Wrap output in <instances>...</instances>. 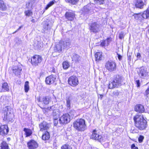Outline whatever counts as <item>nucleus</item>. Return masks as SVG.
Masks as SVG:
<instances>
[{
	"label": "nucleus",
	"mask_w": 149,
	"mask_h": 149,
	"mask_svg": "<svg viewBox=\"0 0 149 149\" xmlns=\"http://www.w3.org/2000/svg\"><path fill=\"white\" fill-rule=\"evenodd\" d=\"M135 126L140 130L145 129L147 127V122L141 114H137L134 117Z\"/></svg>",
	"instance_id": "nucleus-1"
},
{
	"label": "nucleus",
	"mask_w": 149,
	"mask_h": 149,
	"mask_svg": "<svg viewBox=\"0 0 149 149\" xmlns=\"http://www.w3.org/2000/svg\"><path fill=\"white\" fill-rule=\"evenodd\" d=\"M125 78L120 75L116 74L113 77V80L109 82L108 87L109 89L118 88L125 84Z\"/></svg>",
	"instance_id": "nucleus-2"
},
{
	"label": "nucleus",
	"mask_w": 149,
	"mask_h": 149,
	"mask_svg": "<svg viewBox=\"0 0 149 149\" xmlns=\"http://www.w3.org/2000/svg\"><path fill=\"white\" fill-rule=\"evenodd\" d=\"M73 125L75 129L79 131H84L86 129L85 120L82 118L77 119L74 121Z\"/></svg>",
	"instance_id": "nucleus-3"
},
{
	"label": "nucleus",
	"mask_w": 149,
	"mask_h": 149,
	"mask_svg": "<svg viewBox=\"0 0 149 149\" xmlns=\"http://www.w3.org/2000/svg\"><path fill=\"white\" fill-rule=\"evenodd\" d=\"M90 137L91 139L100 142L104 141V137L101 135L98 130L96 129L93 130Z\"/></svg>",
	"instance_id": "nucleus-4"
},
{
	"label": "nucleus",
	"mask_w": 149,
	"mask_h": 149,
	"mask_svg": "<svg viewBox=\"0 0 149 149\" xmlns=\"http://www.w3.org/2000/svg\"><path fill=\"white\" fill-rule=\"evenodd\" d=\"M42 25V28L41 32L42 33H49L53 26L52 22L49 20H47L43 22Z\"/></svg>",
	"instance_id": "nucleus-5"
},
{
	"label": "nucleus",
	"mask_w": 149,
	"mask_h": 149,
	"mask_svg": "<svg viewBox=\"0 0 149 149\" xmlns=\"http://www.w3.org/2000/svg\"><path fill=\"white\" fill-rule=\"evenodd\" d=\"M138 73L139 77L142 79H147L149 77V73L147 68L142 66L139 69Z\"/></svg>",
	"instance_id": "nucleus-6"
},
{
	"label": "nucleus",
	"mask_w": 149,
	"mask_h": 149,
	"mask_svg": "<svg viewBox=\"0 0 149 149\" xmlns=\"http://www.w3.org/2000/svg\"><path fill=\"white\" fill-rule=\"evenodd\" d=\"M105 67L109 71L112 72L116 70L117 68L116 64L113 61H108L106 63Z\"/></svg>",
	"instance_id": "nucleus-7"
},
{
	"label": "nucleus",
	"mask_w": 149,
	"mask_h": 149,
	"mask_svg": "<svg viewBox=\"0 0 149 149\" xmlns=\"http://www.w3.org/2000/svg\"><path fill=\"white\" fill-rule=\"evenodd\" d=\"M89 29L91 32L94 33H98L101 30L100 25L97 22H93L89 25Z\"/></svg>",
	"instance_id": "nucleus-8"
},
{
	"label": "nucleus",
	"mask_w": 149,
	"mask_h": 149,
	"mask_svg": "<svg viewBox=\"0 0 149 149\" xmlns=\"http://www.w3.org/2000/svg\"><path fill=\"white\" fill-rule=\"evenodd\" d=\"M41 56L38 55H35L31 58V63L33 66H38L42 61Z\"/></svg>",
	"instance_id": "nucleus-9"
},
{
	"label": "nucleus",
	"mask_w": 149,
	"mask_h": 149,
	"mask_svg": "<svg viewBox=\"0 0 149 149\" xmlns=\"http://www.w3.org/2000/svg\"><path fill=\"white\" fill-rule=\"evenodd\" d=\"M68 84L72 87H75L79 84L78 78L74 75L70 77L68 79Z\"/></svg>",
	"instance_id": "nucleus-10"
},
{
	"label": "nucleus",
	"mask_w": 149,
	"mask_h": 149,
	"mask_svg": "<svg viewBox=\"0 0 149 149\" xmlns=\"http://www.w3.org/2000/svg\"><path fill=\"white\" fill-rule=\"evenodd\" d=\"M70 118L68 113L64 114L59 119V123L60 124H67L70 121Z\"/></svg>",
	"instance_id": "nucleus-11"
},
{
	"label": "nucleus",
	"mask_w": 149,
	"mask_h": 149,
	"mask_svg": "<svg viewBox=\"0 0 149 149\" xmlns=\"http://www.w3.org/2000/svg\"><path fill=\"white\" fill-rule=\"evenodd\" d=\"M9 129L7 125H3L0 127V134L2 136H5L8 134Z\"/></svg>",
	"instance_id": "nucleus-12"
},
{
	"label": "nucleus",
	"mask_w": 149,
	"mask_h": 149,
	"mask_svg": "<svg viewBox=\"0 0 149 149\" xmlns=\"http://www.w3.org/2000/svg\"><path fill=\"white\" fill-rule=\"evenodd\" d=\"M29 149H35L38 147L37 142L33 140H31L27 143Z\"/></svg>",
	"instance_id": "nucleus-13"
},
{
	"label": "nucleus",
	"mask_w": 149,
	"mask_h": 149,
	"mask_svg": "<svg viewBox=\"0 0 149 149\" xmlns=\"http://www.w3.org/2000/svg\"><path fill=\"white\" fill-rule=\"evenodd\" d=\"M56 75L52 74L47 77L45 81L47 84H51L54 82L56 79Z\"/></svg>",
	"instance_id": "nucleus-14"
},
{
	"label": "nucleus",
	"mask_w": 149,
	"mask_h": 149,
	"mask_svg": "<svg viewBox=\"0 0 149 149\" xmlns=\"http://www.w3.org/2000/svg\"><path fill=\"white\" fill-rule=\"evenodd\" d=\"M93 8L91 4H88L84 7L83 11L85 14H90L93 12Z\"/></svg>",
	"instance_id": "nucleus-15"
},
{
	"label": "nucleus",
	"mask_w": 149,
	"mask_h": 149,
	"mask_svg": "<svg viewBox=\"0 0 149 149\" xmlns=\"http://www.w3.org/2000/svg\"><path fill=\"white\" fill-rule=\"evenodd\" d=\"M65 16L68 20L73 21L75 17L74 13L72 11L67 12L65 14Z\"/></svg>",
	"instance_id": "nucleus-16"
},
{
	"label": "nucleus",
	"mask_w": 149,
	"mask_h": 149,
	"mask_svg": "<svg viewBox=\"0 0 149 149\" xmlns=\"http://www.w3.org/2000/svg\"><path fill=\"white\" fill-rule=\"evenodd\" d=\"M134 3L136 8L140 9L143 8L144 5L142 0H134Z\"/></svg>",
	"instance_id": "nucleus-17"
},
{
	"label": "nucleus",
	"mask_w": 149,
	"mask_h": 149,
	"mask_svg": "<svg viewBox=\"0 0 149 149\" xmlns=\"http://www.w3.org/2000/svg\"><path fill=\"white\" fill-rule=\"evenodd\" d=\"M22 69L21 67L18 66H13V67L12 71L14 74L16 76H20L21 73V71Z\"/></svg>",
	"instance_id": "nucleus-18"
},
{
	"label": "nucleus",
	"mask_w": 149,
	"mask_h": 149,
	"mask_svg": "<svg viewBox=\"0 0 149 149\" xmlns=\"http://www.w3.org/2000/svg\"><path fill=\"white\" fill-rule=\"evenodd\" d=\"M40 130L43 131L44 130H47L49 128V124L46 122L43 121L40 125Z\"/></svg>",
	"instance_id": "nucleus-19"
},
{
	"label": "nucleus",
	"mask_w": 149,
	"mask_h": 149,
	"mask_svg": "<svg viewBox=\"0 0 149 149\" xmlns=\"http://www.w3.org/2000/svg\"><path fill=\"white\" fill-rule=\"evenodd\" d=\"M60 42L64 49L69 48L70 45V41L69 39H66L64 41L61 40Z\"/></svg>",
	"instance_id": "nucleus-20"
},
{
	"label": "nucleus",
	"mask_w": 149,
	"mask_h": 149,
	"mask_svg": "<svg viewBox=\"0 0 149 149\" xmlns=\"http://www.w3.org/2000/svg\"><path fill=\"white\" fill-rule=\"evenodd\" d=\"M72 61L76 63H78L80 61L81 58L78 54L73 53L71 56Z\"/></svg>",
	"instance_id": "nucleus-21"
},
{
	"label": "nucleus",
	"mask_w": 149,
	"mask_h": 149,
	"mask_svg": "<svg viewBox=\"0 0 149 149\" xmlns=\"http://www.w3.org/2000/svg\"><path fill=\"white\" fill-rule=\"evenodd\" d=\"M61 44V43L60 41L58 44L56 45L55 47L54 48V52L60 53L64 49Z\"/></svg>",
	"instance_id": "nucleus-22"
},
{
	"label": "nucleus",
	"mask_w": 149,
	"mask_h": 149,
	"mask_svg": "<svg viewBox=\"0 0 149 149\" xmlns=\"http://www.w3.org/2000/svg\"><path fill=\"white\" fill-rule=\"evenodd\" d=\"M33 46L36 49H40L43 47L42 42L38 41L37 40H35L34 41Z\"/></svg>",
	"instance_id": "nucleus-23"
},
{
	"label": "nucleus",
	"mask_w": 149,
	"mask_h": 149,
	"mask_svg": "<svg viewBox=\"0 0 149 149\" xmlns=\"http://www.w3.org/2000/svg\"><path fill=\"white\" fill-rule=\"evenodd\" d=\"M134 110L137 112L142 113L144 112L145 109L143 106L139 104L136 106L134 107Z\"/></svg>",
	"instance_id": "nucleus-24"
},
{
	"label": "nucleus",
	"mask_w": 149,
	"mask_h": 149,
	"mask_svg": "<svg viewBox=\"0 0 149 149\" xmlns=\"http://www.w3.org/2000/svg\"><path fill=\"white\" fill-rule=\"evenodd\" d=\"M7 9L6 3L3 0H0V10L5 11Z\"/></svg>",
	"instance_id": "nucleus-25"
},
{
	"label": "nucleus",
	"mask_w": 149,
	"mask_h": 149,
	"mask_svg": "<svg viewBox=\"0 0 149 149\" xmlns=\"http://www.w3.org/2000/svg\"><path fill=\"white\" fill-rule=\"evenodd\" d=\"M50 100V98L47 97H44L42 99H40L39 101V102H43L44 104L47 105L49 103Z\"/></svg>",
	"instance_id": "nucleus-26"
},
{
	"label": "nucleus",
	"mask_w": 149,
	"mask_h": 149,
	"mask_svg": "<svg viewBox=\"0 0 149 149\" xmlns=\"http://www.w3.org/2000/svg\"><path fill=\"white\" fill-rule=\"evenodd\" d=\"M9 90V87L6 82H4L2 84L1 91V92L8 91Z\"/></svg>",
	"instance_id": "nucleus-27"
},
{
	"label": "nucleus",
	"mask_w": 149,
	"mask_h": 149,
	"mask_svg": "<svg viewBox=\"0 0 149 149\" xmlns=\"http://www.w3.org/2000/svg\"><path fill=\"white\" fill-rule=\"evenodd\" d=\"M35 2V0H29V1L26 3V8L28 9L31 8L34 5Z\"/></svg>",
	"instance_id": "nucleus-28"
},
{
	"label": "nucleus",
	"mask_w": 149,
	"mask_h": 149,
	"mask_svg": "<svg viewBox=\"0 0 149 149\" xmlns=\"http://www.w3.org/2000/svg\"><path fill=\"white\" fill-rule=\"evenodd\" d=\"M23 131L25 132L24 134L26 135V137L30 136L32 134V130L29 129L24 128Z\"/></svg>",
	"instance_id": "nucleus-29"
},
{
	"label": "nucleus",
	"mask_w": 149,
	"mask_h": 149,
	"mask_svg": "<svg viewBox=\"0 0 149 149\" xmlns=\"http://www.w3.org/2000/svg\"><path fill=\"white\" fill-rule=\"evenodd\" d=\"M110 38H108L106 40H103L101 42L100 45L102 47L108 46L110 42Z\"/></svg>",
	"instance_id": "nucleus-30"
},
{
	"label": "nucleus",
	"mask_w": 149,
	"mask_h": 149,
	"mask_svg": "<svg viewBox=\"0 0 149 149\" xmlns=\"http://www.w3.org/2000/svg\"><path fill=\"white\" fill-rule=\"evenodd\" d=\"M55 110L53 112V119L54 120V125L56 126L58 124V114H55Z\"/></svg>",
	"instance_id": "nucleus-31"
},
{
	"label": "nucleus",
	"mask_w": 149,
	"mask_h": 149,
	"mask_svg": "<svg viewBox=\"0 0 149 149\" xmlns=\"http://www.w3.org/2000/svg\"><path fill=\"white\" fill-rule=\"evenodd\" d=\"M1 149H10L8 144L5 141H3L0 145Z\"/></svg>",
	"instance_id": "nucleus-32"
},
{
	"label": "nucleus",
	"mask_w": 149,
	"mask_h": 149,
	"mask_svg": "<svg viewBox=\"0 0 149 149\" xmlns=\"http://www.w3.org/2000/svg\"><path fill=\"white\" fill-rule=\"evenodd\" d=\"M95 56L96 61H99L102 60V53L101 52H97L95 54Z\"/></svg>",
	"instance_id": "nucleus-33"
},
{
	"label": "nucleus",
	"mask_w": 149,
	"mask_h": 149,
	"mask_svg": "<svg viewBox=\"0 0 149 149\" xmlns=\"http://www.w3.org/2000/svg\"><path fill=\"white\" fill-rule=\"evenodd\" d=\"M142 17L144 19H147L149 17V9L148 8L142 14Z\"/></svg>",
	"instance_id": "nucleus-34"
},
{
	"label": "nucleus",
	"mask_w": 149,
	"mask_h": 149,
	"mask_svg": "<svg viewBox=\"0 0 149 149\" xmlns=\"http://www.w3.org/2000/svg\"><path fill=\"white\" fill-rule=\"evenodd\" d=\"M49 138V133L46 131L45 133L43 134L42 136V138L43 140H48Z\"/></svg>",
	"instance_id": "nucleus-35"
},
{
	"label": "nucleus",
	"mask_w": 149,
	"mask_h": 149,
	"mask_svg": "<svg viewBox=\"0 0 149 149\" xmlns=\"http://www.w3.org/2000/svg\"><path fill=\"white\" fill-rule=\"evenodd\" d=\"M62 65L63 68L64 69H67L70 66V65L68 62L67 61H65L63 62Z\"/></svg>",
	"instance_id": "nucleus-36"
},
{
	"label": "nucleus",
	"mask_w": 149,
	"mask_h": 149,
	"mask_svg": "<svg viewBox=\"0 0 149 149\" xmlns=\"http://www.w3.org/2000/svg\"><path fill=\"white\" fill-rule=\"evenodd\" d=\"M70 116V118H73L74 117H75L76 116V112L74 110H72L68 113Z\"/></svg>",
	"instance_id": "nucleus-37"
},
{
	"label": "nucleus",
	"mask_w": 149,
	"mask_h": 149,
	"mask_svg": "<svg viewBox=\"0 0 149 149\" xmlns=\"http://www.w3.org/2000/svg\"><path fill=\"white\" fill-rule=\"evenodd\" d=\"M29 82L28 81H26L25 82L24 85V90L26 92H27L29 89Z\"/></svg>",
	"instance_id": "nucleus-38"
},
{
	"label": "nucleus",
	"mask_w": 149,
	"mask_h": 149,
	"mask_svg": "<svg viewBox=\"0 0 149 149\" xmlns=\"http://www.w3.org/2000/svg\"><path fill=\"white\" fill-rule=\"evenodd\" d=\"M61 149H72V146L68 144H65L61 147Z\"/></svg>",
	"instance_id": "nucleus-39"
},
{
	"label": "nucleus",
	"mask_w": 149,
	"mask_h": 149,
	"mask_svg": "<svg viewBox=\"0 0 149 149\" xmlns=\"http://www.w3.org/2000/svg\"><path fill=\"white\" fill-rule=\"evenodd\" d=\"M54 3V1H52L49 2L46 6L45 7V10H47L48 9V8L53 5Z\"/></svg>",
	"instance_id": "nucleus-40"
},
{
	"label": "nucleus",
	"mask_w": 149,
	"mask_h": 149,
	"mask_svg": "<svg viewBox=\"0 0 149 149\" xmlns=\"http://www.w3.org/2000/svg\"><path fill=\"white\" fill-rule=\"evenodd\" d=\"M71 99L70 98H68L66 99L67 107L70 108L71 104Z\"/></svg>",
	"instance_id": "nucleus-41"
},
{
	"label": "nucleus",
	"mask_w": 149,
	"mask_h": 149,
	"mask_svg": "<svg viewBox=\"0 0 149 149\" xmlns=\"http://www.w3.org/2000/svg\"><path fill=\"white\" fill-rule=\"evenodd\" d=\"M95 2L98 4H103L105 0H94Z\"/></svg>",
	"instance_id": "nucleus-42"
},
{
	"label": "nucleus",
	"mask_w": 149,
	"mask_h": 149,
	"mask_svg": "<svg viewBox=\"0 0 149 149\" xmlns=\"http://www.w3.org/2000/svg\"><path fill=\"white\" fill-rule=\"evenodd\" d=\"M11 115H7L6 114V115H5V116L4 118V120L5 119L6 120H8L9 121H11L12 120V119L11 118H10Z\"/></svg>",
	"instance_id": "nucleus-43"
},
{
	"label": "nucleus",
	"mask_w": 149,
	"mask_h": 149,
	"mask_svg": "<svg viewBox=\"0 0 149 149\" xmlns=\"http://www.w3.org/2000/svg\"><path fill=\"white\" fill-rule=\"evenodd\" d=\"M24 13L26 16L29 17L32 14V13L31 10H28L25 11Z\"/></svg>",
	"instance_id": "nucleus-44"
},
{
	"label": "nucleus",
	"mask_w": 149,
	"mask_h": 149,
	"mask_svg": "<svg viewBox=\"0 0 149 149\" xmlns=\"http://www.w3.org/2000/svg\"><path fill=\"white\" fill-rule=\"evenodd\" d=\"M15 42L16 44H17V45H19L22 43V40L18 38H15Z\"/></svg>",
	"instance_id": "nucleus-45"
},
{
	"label": "nucleus",
	"mask_w": 149,
	"mask_h": 149,
	"mask_svg": "<svg viewBox=\"0 0 149 149\" xmlns=\"http://www.w3.org/2000/svg\"><path fill=\"white\" fill-rule=\"evenodd\" d=\"M79 0H72L70 4L72 5H76L79 2Z\"/></svg>",
	"instance_id": "nucleus-46"
},
{
	"label": "nucleus",
	"mask_w": 149,
	"mask_h": 149,
	"mask_svg": "<svg viewBox=\"0 0 149 149\" xmlns=\"http://www.w3.org/2000/svg\"><path fill=\"white\" fill-rule=\"evenodd\" d=\"M144 139V136L142 135H140L138 138V141L139 142L141 143Z\"/></svg>",
	"instance_id": "nucleus-47"
},
{
	"label": "nucleus",
	"mask_w": 149,
	"mask_h": 149,
	"mask_svg": "<svg viewBox=\"0 0 149 149\" xmlns=\"http://www.w3.org/2000/svg\"><path fill=\"white\" fill-rule=\"evenodd\" d=\"M124 33L122 32H121L119 34V38L120 39H122V38H124Z\"/></svg>",
	"instance_id": "nucleus-48"
},
{
	"label": "nucleus",
	"mask_w": 149,
	"mask_h": 149,
	"mask_svg": "<svg viewBox=\"0 0 149 149\" xmlns=\"http://www.w3.org/2000/svg\"><path fill=\"white\" fill-rule=\"evenodd\" d=\"M136 82L137 84L138 87H139L140 85V81L139 80H136Z\"/></svg>",
	"instance_id": "nucleus-49"
},
{
	"label": "nucleus",
	"mask_w": 149,
	"mask_h": 149,
	"mask_svg": "<svg viewBox=\"0 0 149 149\" xmlns=\"http://www.w3.org/2000/svg\"><path fill=\"white\" fill-rule=\"evenodd\" d=\"M148 94H149V86L146 91L145 95L147 96Z\"/></svg>",
	"instance_id": "nucleus-50"
},
{
	"label": "nucleus",
	"mask_w": 149,
	"mask_h": 149,
	"mask_svg": "<svg viewBox=\"0 0 149 149\" xmlns=\"http://www.w3.org/2000/svg\"><path fill=\"white\" fill-rule=\"evenodd\" d=\"M131 147L132 149H138V147H136L134 144H132Z\"/></svg>",
	"instance_id": "nucleus-51"
},
{
	"label": "nucleus",
	"mask_w": 149,
	"mask_h": 149,
	"mask_svg": "<svg viewBox=\"0 0 149 149\" xmlns=\"http://www.w3.org/2000/svg\"><path fill=\"white\" fill-rule=\"evenodd\" d=\"M131 132L133 133H137L138 132V130H134V129L133 130L132 129L131 130Z\"/></svg>",
	"instance_id": "nucleus-52"
},
{
	"label": "nucleus",
	"mask_w": 149,
	"mask_h": 149,
	"mask_svg": "<svg viewBox=\"0 0 149 149\" xmlns=\"http://www.w3.org/2000/svg\"><path fill=\"white\" fill-rule=\"evenodd\" d=\"M136 56L138 58H141V56L139 53H137L136 54Z\"/></svg>",
	"instance_id": "nucleus-53"
},
{
	"label": "nucleus",
	"mask_w": 149,
	"mask_h": 149,
	"mask_svg": "<svg viewBox=\"0 0 149 149\" xmlns=\"http://www.w3.org/2000/svg\"><path fill=\"white\" fill-rule=\"evenodd\" d=\"M117 54L118 55V57L119 60H121L122 58L120 54H118V53H117Z\"/></svg>",
	"instance_id": "nucleus-54"
},
{
	"label": "nucleus",
	"mask_w": 149,
	"mask_h": 149,
	"mask_svg": "<svg viewBox=\"0 0 149 149\" xmlns=\"http://www.w3.org/2000/svg\"><path fill=\"white\" fill-rule=\"evenodd\" d=\"M66 2L69 3L70 4L72 0H65Z\"/></svg>",
	"instance_id": "nucleus-55"
},
{
	"label": "nucleus",
	"mask_w": 149,
	"mask_h": 149,
	"mask_svg": "<svg viewBox=\"0 0 149 149\" xmlns=\"http://www.w3.org/2000/svg\"><path fill=\"white\" fill-rule=\"evenodd\" d=\"M22 27V26H20L17 30V31H18Z\"/></svg>",
	"instance_id": "nucleus-56"
},
{
	"label": "nucleus",
	"mask_w": 149,
	"mask_h": 149,
	"mask_svg": "<svg viewBox=\"0 0 149 149\" xmlns=\"http://www.w3.org/2000/svg\"><path fill=\"white\" fill-rule=\"evenodd\" d=\"M31 22H35V20L34 19H33L31 20Z\"/></svg>",
	"instance_id": "nucleus-57"
},
{
	"label": "nucleus",
	"mask_w": 149,
	"mask_h": 149,
	"mask_svg": "<svg viewBox=\"0 0 149 149\" xmlns=\"http://www.w3.org/2000/svg\"><path fill=\"white\" fill-rule=\"evenodd\" d=\"M17 32V30L15 31L13 33V34H15V33H16Z\"/></svg>",
	"instance_id": "nucleus-58"
},
{
	"label": "nucleus",
	"mask_w": 149,
	"mask_h": 149,
	"mask_svg": "<svg viewBox=\"0 0 149 149\" xmlns=\"http://www.w3.org/2000/svg\"><path fill=\"white\" fill-rule=\"evenodd\" d=\"M100 97H101V98H102V96H102V95H100Z\"/></svg>",
	"instance_id": "nucleus-59"
}]
</instances>
